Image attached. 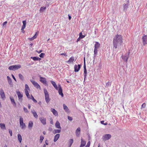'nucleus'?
<instances>
[{"instance_id":"f257e3e1","label":"nucleus","mask_w":147,"mask_h":147,"mask_svg":"<svg viewBox=\"0 0 147 147\" xmlns=\"http://www.w3.org/2000/svg\"><path fill=\"white\" fill-rule=\"evenodd\" d=\"M123 38L121 35L117 34L114 36L113 41V48L116 49L121 45Z\"/></svg>"},{"instance_id":"f03ea898","label":"nucleus","mask_w":147,"mask_h":147,"mask_svg":"<svg viewBox=\"0 0 147 147\" xmlns=\"http://www.w3.org/2000/svg\"><path fill=\"white\" fill-rule=\"evenodd\" d=\"M44 93L45 95V98L46 102L48 103L49 102L50 100L49 98V93L46 89H44Z\"/></svg>"},{"instance_id":"7ed1b4c3","label":"nucleus","mask_w":147,"mask_h":147,"mask_svg":"<svg viewBox=\"0 0 147 147\" xmlns=\"http://www.w3.org/2000/svg\"><path fill=\"white\" fill-rule=\"evenodd\" d=\"M21 67V65H11L9 67V69L10 70L14 71L20 68Z\"/></svg>"},{"instance_id":"20e7f679","label":"nucleus","mask_w":147,"mask_h":147,"mask_svg":"<svg viewBox=\"0 0 147 147\" xmlns=\"http://www.w3.org/2000/svg\"><path fill=\"white\" fill-rule=\"evenodd\" d=\"M95 44L94 45V53L95 55L97 54L98 52V49L99 48L100 46V43L97 42H95Z\"/></svg>"},{"instance_id":"39448f33","label":"nucleus","mask_w":147,"mask_h":147,"mask_svg":"<svg viewBox=\"0 0 147 147\" xmlns=\"http://www.w3.org/2000/svg\"><path fill=\"white\" fill-rule=\"evenodd\" d=\"M20 126L22 129H24L26 127V126L25 123H23V119L22 117L20 118Z\"/></svg>"},{"instance_id":"423d86ee","label":"nucleus","mask_w":147,"mask_h":147,"mask_svg":"<svg viewBox=\"0 0 147 147\" xmlns=\"http://www.w3.org/2000/svg\"><path fill=\"white\" fill-rule=\"evenodd\" d=\"M30 81L32 83L34 86L37 89H41V88L39 85L36 82L32 80H30Z\"/></svg>"},{"instance_id":"0eeeda50","label":"nucleus","mask_w":147,"mask_h":147,"mask_svg":"<svg viewBox=\"0 0 147 147\" xmlns=\"http://www.w3.org/2000/svg\"><path fill=\"white\" fill-rule=\"evenodd\" d=\"M40 81L45 86H48L46 79L45 78L40 77Z\"/></svg>"},{"instance_id":"6e6552de","label":"nucleus","mask_w":147,"mask_h":147,"mask_svg":"<svg viewBox=\"0 0 147 147\" xmlns=\"http://www.w3.org/2000/svg\"><path fill=\"white\" fill-rule=\"evenodd\" d=\"M142 42L144 45L147 44V34L144 35L142 37Z\"/></svg>"},{"instance_id":"1a4fd4ad","label":"nucleus","mask_w":147,"mask_h":147,"mask_svg":"<svg viewBox=\"0 0 147 147\" xmlns=\"http://www.w3.org/2000/svg\"><path fill=\"white\" fill-rule=\"evenodd\" d=\"M16 93L18 96L19 100L22 102V100L23 94H21L19 91H17Z\"/></svg>"},{"instance_id":"9d476101","label":"nucleus","mask_w":147,"mask_h":147,"mask_svg":"<svg viewBox=\"0 0 147 147\" xmlns=\"http://www.w3.org/2000/svg\"><path fill=\"white\" fill-rule=\"evenodd\" d=\"M58 92L59 94L62 97L63 96V93L62 89L61 88V87L60 85L59 84L58 85Z\"/></svg>"},{"instance_id":"9b49d317","label":"nucleus","mask_w":147,"mask_h":147,"mask_svg":"<svg viewBox=\"0 0 147 147\" xmlns=\"http://www.w3.org/2000/svg\"><path fill=\"white\" fill-rule=\"evenodd\" d=\"M111 137V135L110 134L105 135L102 137V139L103 140H106L110 139Z\"/></svg>"},{"instance_id":"f8f14e48","label":"nucleus","mask_w":147,"mask_h":147,"mask_svg":"<svg viewBox=\"0 0 147 147\" xmlns=\"http://www.w3.org/2000/svg\"><path fill=\"white\" fill-rule=\"evenodd\" d=\"M80 67L81 65H76L74 66V71L75 72H78L80 70Z\"/></svg>"},{"instance_id":"ddd939ff","label":"nucleus","mask_w":147,"mask_h":147,"mask_svg":"<svg viewBox=\"0 0 147 147\" xmlns=\"http://www.w3.org/2000/svg\"><path fill=\"white\" fill-rule=\"evenodd\" d=\"M0 95L2 99L4 100L5 98V96L3 90L1 89L0 90Z\"/></svg>"},{"instance_id":"4468645a","label":"nucleus","mask_w":147,"mask_h":147,"mask_svg":"<svg viewBox=\"0 0 147 147\" xmlns=\"http://www.w3.org/2000/svg\"><path fill=\"white\" fill-rule=\"evenodd\" d=\"M127 54H126L125 55L122 56L121 57L122 59L124 60V61L127 62V59L128 58L129 54L126 55Z\"/></svg>"},{"instance_id":"2eb2a0df","label":"nucleus","mask_w":147,"mask_h":147,"mask_svg":"<svg viewBox=\"0 0 147 147\" xmlns=\"http://www.w3.org/2000/svg\"><path fill=\"white\" fill-rule=\"evenodd\" d=\"M40 120L41 123L44 125H45L46 124V119L44 117H41L39 118Z\"/></svg>"},{"instance_id":"dca6fc26","label":"nucleus","mask_w":147,"mask_h":147,"mask_svg":"<svg viewBox=\"0 0 147 147\" xmlns=\"http://www.w3.org/2000/svg\"><path fill=\"white\" fill-rule=\"evenodd\" d=\"M51 111L54 115L57 116L58 115L57 112L55 109L51 108Z\"/></svg>"},{"instance_id":"f3484780","label":"nucleus","mask_w":147,"mask_h":147,"mask_svg":"<svg viewBox=\"0 0 147 147\" xmlns=\"http://www.w3.org/2000/svg\"><path fill=\"white\" fill-rule=\"evenodd\" d=\"M50 82H51V83H52V84L53 86L55 88V89L56 90H58V87H57L55 82H54L53 81H51Z\"/></svg>"},{"instance_id":"a211bd4d","label":"nucleus","mask_w":147,"mask_h":147,"mask_svg":"<svg viewBox=\"0 0 147 147\" xmlns=\"http://www.w3.org/2000/svg\"><path fill=\"white\" fill-rule=\"evenodd\" d=\"M55 126L58 129H61V127L60 126V124L58 121H56L55 124Z\"/></svg>"},{"instance_id":"6ab92c4d","label":"nucleus","mask_w":147,"mask_h":147,"mask_svg":"<svg viewBox=\"0 0 147 147\" xmlns=\"http://www.w3.org/2000/svg\"><path fill=\"white\" fill-rule=\"evenodd\" d=\"M86 144V142L85 141L83 140L82 139H81V143L80 147H83Z\"/></svg>"},{"instance_id":"aec40b11","label":"nucleus","mask_w":147,"mask_h":147,"mask_svg":"<svg viewBox=\"0 0 147 147\" xmlns=\"http://www.w3.org/2000/svg\"><path fill=\"white\" fill-rule=\"evenodd\" d=\"M84 79L85 80V78H86V74H87V70L86 68V65L85 64L84 67Z\"/></svg>"},{"instance_id":"412c9836","label":"nucleus","mask_w":147,"mask_h":147,"mask_svg":"<svg viewBox=\"0 0 147 147\" xmlns=\"http://www.w3.org/2000/svg\"><path fill=\"white\" fill-rule=\"evenodd\" d=\"M80 127H78L77 129L76 133V134L77 136H78L80 134Z\"/></svg>"},{"instance_id":"4be33fe9","label":"nucleus","mask_w":147,"mask_h":147,"mask_svg":"<svg viewBox=\"0 0 147 147\" xmlns=\"http://www.w3.org/2000/svg\"><path fill=\"white\" fill-rule=\"evenodd\" d=\"M10 98L11 100V101L13 104V105L16 106V104L15 101L14 100L12 96H10Z\"/></svg>"},{"instance_id":"5701e85b","label":"nucleus","mask_w":147,"mask_h":147,"mask_svg":"<svg viewBox=\"0 0 147 147\" xmlns=\"http://www.w3.org/2000/svg\"><path fill=\"white\" fill-rule=\"evenodd\" d=\"M74 60V58L73 57H71L66 62L68 63H72Z\"/></svg>"},{"instance_id":"b1692460","label":"nucleus","mask_w":147,"mask_h":147,"mask_svg":"<svg viewBox=\"0 0 147 147\" xmlns=\"http://www.w3.org/2000/svg\"><path fill=\"white\" fill-rule=\"evenodd\" d=\"M25 88L24 90L25 92H28L29 91H30L29 88V86L27 84H26L25 85Z\"/></svg>"},{"instance_id":"393cba45","label":"nucleus","mask_w":147,"mask_h":147,"mask_svg":"<svg viewBox=\"0 0 147 147\" xmlns=\"http://www.w3.org/2000/svg\"><path fill=\"white\" fill-rule=\"evenodd\" d=\"M59 136L60 135L59 134H56L54 137V142H56L58 140V138L59 137Z\"/></svg>"},{"instance_id":"a878e982","label":"nucleus","mask_w":147,"mask_h":147,"mask_svg":"<svg viewBox=\"0 0 147 147\" xmlns=\"http://www.w3.org/2000/svg\"><path fill=\"white\" fill-rule=\"evenodd\" d=\"M37 32H36L34 35L33 37L30 38L29 39L30 41H32L34 40V39L36 38H37Z\"/></svg>"},{"instance_id":"bb28decb","label":"nucleus","mask_w":147,"mask_h":147,"mask_svg":"<svg viewBox=\"0 0 147 147\" xmlns=\"http://www.w3.org/2000/svg\"><path fill=\"white\" fill-rule=\"evenodd\" d=\"M31 58L32 59L34 60H41V59L37 57H31Z\"/></svg>"},{"instance_id":"cd10ccee","label":"nucleus","mask_w":147,"mask_h":147,"mask_svg":"<svg viewBox=\"0 0 147 147\" xmlns=\"http://www.w3.org/2000/svg\"><path fill=\"white\" fill-rule=\"evenodd\" d=\"M32 113L33 114L34 117L35 118H36L38 117V115H37L35 111L34 110L33 111H32Z\"/></svg>"},{"instance_id":"c85d7f7f","label":"nucleus","mask_w":147,"mask_h":147,"mask_svg":"<svg viewBox=\"0 0 147 147\" xmlns=\"http://www.w3.org/2000/svg\"><path fill=\"white\" fill-rule=\"evenodd\" d=\"M63 109L66 112H68L69 109L68 107L65 104L63 105Z\"/></svg>"},{"instance_id":"c756f323","label":"nucleus","mask_w":147,"mask_h":147,"mask_svg":"<svg viewBox=\"0 0 147 147\" xmlns=\"http://www.w3.org/2000/svg\"><path fill=\"white\" fill-rule=\"evenodd\" d=\"M18 139L19 141L21 143L22 140V138L21 135L19 134L18 136Z\"/></svg>"},{"instance_id":"7c9ffc66","label":"nucleus","mask_w":147,"mask_h":147,"mask_svg":"<svg viewBox=\"0 0 147 147\" xmlns=\"http://www.w3.org/2000/svg\"><path fill=\"white\" fill-rule=\"evenodd\" d=\"M0 127L2 129H5V124L4 123H0Z\"/></svg>"},{"instance_id":"2f4dec72","label":"nucleus","mask_w":147,"mask_h":147,"mask_svg":"<svg viewBox=\"0 0 147 147\" xmlns=\"http://www.w3.org/2000/svg\"><path fill=\"white\" fill-rule=\"evenodd\" d=\"M61 129H55L53 131V133L56 134L57 133H59L61 132Z\"/></svg>"},{"instance_id":"473e14b6","label":"nucleus","mask_w":147,"mask_h":147,"mask_svg":"<svg viewBox=\"0 0 147 147\" xmlns=\"http://www.w3.org/2000/svg\"><path fill=\"white\" fill-rule=\"evenodd\" d=\"M46 9V7H41L40 9V12H43Z\"/></svg>"},{"instance_id":"72a5a7b5","label":"nucleus","mask_w":147,"mask_h":147,"mask_svg":"<svg viewBox=\"0 0 147 147\" xmlns=\"http://www.w3.org/2000/svg\"><path fill=\"white\" fill-rule=\"evenodd\" d=\"M33 125V123L32 121H29L28 124V127H32Z\"/></svg>"},{"instance_id":"f704fd0d","label":"nucleus","mask_w":147,"mask_h":147,"mask_svg":"<svg viewBox=\"0 0 147 147\" xmlns=\"http://www.w3.org/2000/svg\"><path fill=\"white\" fill-rule=\"evenodd\" d=\"M80 38L82 39L84 38L85 36L83 35L82 32H80L79 34Z\"/></svg>"},{"instance_id":"c9c22d12","label":"nucleus","mask_w":147,"mask_h":147,"mask_svg":"<svg viewBox=\"0 0 147 147\" xmlns=\"http://www.w3.org/2000/svg\"><path fill=\"white\" fill-rule=\"evenodd\" d=\"M25 94L26 96L27 97L30 99V98H31V96H30V95L29 93L28 92H25Z\"/></svg>"},{"instance_id":"e433bc0d","label":"nucleus","mask_w":147,"mask_h":147,"mask_svg":"<svg viewBox=\"0 0 147 147\" xmlns=\"http://www.w3.org/2000/svg\"><path fill=\"white\" fill-rule=\"evenodd\" d=\"M73 142V140L72 139H70L69 140V143L70 144L69 147H70Z\"/></svg>"},{"instance_id":"4c0bfd02","label":"nucleus","mask_w":147,"mask_h":147,"mask_svg":"<svg viewBox=\"0 0 147 147\" xmlns=\"http://www.w3.org/2000/svg\"><path fill=\"white\" fill-rule=\"evenodd\" d=\"M30 99H32L35 103H36L37 102V100L34 98L33 96L32 95H31V98H30Z\"/></svg>"},{"instance_id":"58836bf2","label":"nucleus","mask_w":147,"mask_h":147,"mask_svg":"<svg viewBox=\"0 0 147 147\" xmlns=\"http://www.w3.org/2000/svg\"><path fill=\"white\" fill-rule=\"evenodd\" d=\"M19 77L20 79L22 80H23L24 78L23 76L21 74H19Z\"/></svg>"},{"instance_id":"ea45409f","label":"nucleus","mask_w":147,"mask_h":147,"mask_svg":"<svg viewBox=\"0 0 147 147\" xmlns=\"http://www.w3.org/2000/svg\"><path fill=\"white\" fill-rule=\"evenodd\" d=\"M128 8V5L126 4H125L124 6V10L125 11H126Z\"/></svg>"},{"instance_id":"a19ab883","label":"nucleus","mask_w":147,"mask_h":147,"mask_svg":"<svg viewBox=\"0 0 147 147\" xmlns=\"http://www.w3.org/2000/svg\"><path fill=\"white\" fill-rule=\"evenodd\" d=\"M45 55V54L43 53H41L39 55V56L40 57L43 58Z\"/></svg>"},{"instance_id":"79ce46f5","label":"nucleus","mask_w":147,"mask_h":147,"mask_svg":"<svg viewBox=\"0 0 147 147\" xmlns=\"http://www.w3.org/2000/svg\"><path fill=\"white\" fill-rule=\"evenodd\" d=\"M44 138L42 136H40V141L41 143L42 142V140H43Z\"/></svg>"},{"instance_id":"37998d69","label":"nucleus","mask_w":147,"mask_h":147,"mask_svg":"<svg viewBox=\"0 0 147 147\" xmlns=\"http://www.w3.org/2000/svg\"><path fill=\"white\" fill-rule=\"evenodd\" d=\"M9 131L10 136H12V130L10 129H9Z\"/></svg>"},{"instance_id":"c03bdc74","label":"nucleus","mask_w":147,"mask_h":147,"mask_svg":"<svg viewBox=\"0 0 147 147\" xmlns=\"http://www.w3.org/2000/svg\"><path fill=\"white\" fill-rule=\"evenodd\" d=\"M90 141H88L86 146V147H89L90 145Z\"/></svg>"},{"instance_id":"a18cd8bd","label":"nucleus","mask_w":147,"mask_h":147,"mask_svg":"<svg viewBox=\"0 0 147 147\" xmlns=\"http://www.w3.org/2000/svg\"><path fill=\"white\" fill-rule=\"evenodd\" d=\"M111 85V83L109 82H107L106 84V86L107 87L110 86Z\"/></svg>"},{"instance_id":"49530a36","label":"nucleus","mask_w":147,"mask_h":147,"mask_svg":"<svg viewBox=\"0 0 147 147\" xmlns=\"http://www.w3.org/2000/svg\"><path fill=\"white\" fill-rule=\"evenodd\" d=\"M146 104L145 103H143L142 105V107H141L142 108H144L145 107H146Z\"/></svg>"},{"instance_id":"de8ad7c7","label":"nucleus","mask_w":147,"mask_h":147,"mask_svg":"<svg viewBox=\"0 0 147 147\" xmlns=\"http://www.w3.org/2000/svg\"><path fill=\"white\" fill-rule=\"evenodd\" d=\"M24 111L25 113H28V111L27 108L25 107L24 108Z\"/></svg>"},{"instance_id":"09e8293b","label":"nucleus","mask_w":147,"mask_h":147,"mask_svg":"<svg viewBox=\"0 0 147 147\" xmlns=\"http://www.w3.org/2000/svg\"><path fill=\"white\" fill-rule=\"evenodd\" d=\"M7 21H5V22H4L2 24L3 26H5V27L6 26V24H7Z\"/></svg>"},{"instance_id":"8fccbe9b","label":"nucleus","mask_w":147,"mask_h":147,"mask_svg":"<svg viewBox=\"0 0 147 147\" xmlns=\"http://www.w3.org/2000/svg\"><path fill=\"white\" fill-rule=\"evenodd\" d=\"M68 119L70 121H72V119H73L72 117H70L69 116H68Z\"/></svg>"},{"instance_id":"3c124183","label":"nucleus","mask_w":147,"mask_h":147,"mask_svg":"<svg viewBox=\"0 0 147 147\" xmlns=\"http://www.w3.org/2000/svg\"><path fill=\"white\" fill-rule=\"evenodd\" d=\"M104 121H101L100 122L101 124H104V125H107V123H104Z\"/></svg>"},{"instance_id":"603ef678","label":"nucleus","mask_w":147,"mask_h":147,"mask_svg":"<svg viewBox=\"0 0 147 147\" xmlns=\"http://www.w3.org/2000/svg\"><path fill=\"white\" fill-rule=\"evenodd\" d=\"M60 55H63L66 57H67V55L66 53H61V54H60Z\"/></svg>"},{"instance_id":"864d4df0","label":"nucleus","mask_w":147,"mask_h":147,"mask_svg":"<svg viewBox=\"0 0 147 147\" xmlns=\"http://www.w3.org/2000/svg\"><path fill=\"white\" fill-rule=\"evenodd\" d=\"M22 22L23 23V25L26 26V21H25V20L23 21Z\"/></svg>"},{"instance_id":"5fc2aeb1","label":"nucleus","mask_w":147,"mask_h":147,"mask_svg":"<svg viewBox=\"0 0 147 147\" xmlns=\"http://www.w3.org/2000/svg\"><path fill=\"white\" fill-rule=\"evenodd\" d=\"M26 27V26L23 25L22 27L21 30H24Z\"/></svg>"},{"instance_id":"6e6d98bb","label":"nucleus","mask_w":147,"mask_h":147,"mask_svg":"<svg viewBox=\"0 0 147 147\" xmlns=\"http://www.w3.org/2000/svg\"><path fill=\"white\" fill-rule=\"evenodd\" d=\"M7 79L8 80V82H9V81H11V79L10 78L9 76H7Z\"/></svg>"},{"instance_id":"4d7b16f0","label":"nucleus","mask_w":147,"mask_h":147,"mask_svg":"<svg viewBox=\"0 0 147 147\" xmlns=\"http://www.w3.org/2000/svg\"><path fill=\"white\" fill-rule=\"evenodd\" d=\"M12 78H13V79L16 81V78H15V77L13 75V74H12Z\"/></svg>"},{"instance_id":"13d9d810","label":"nucleus","mask_w":147,"mask_h":147,"mask_svg":"<svg viewBox=\"0 0 147 147\" xmlns=\"http://www.w3.org/2000/svg\"><path fill=\"white\" fill-rule=\"evenodd\" d=\"M36 51L37 53H40L41 52H42V50H40L39 51Z\"/></svg>"},{"instance_id":"bf43d9fd","label":"nucleus","mask_w":147,"mask_h":147,"mask_svg":"<svg viewBox=\"0 0 147 147\" xmlns=\"http://www.w3.org/2000/svg\"><path fill=\"white\" fill-rule=\"evenodd\" d=\"M81 39V38H80V37H79L77 40V42H78V41H79Z\"/></svg>"},{"instance_id":"052dcab7","label":"nucleus","mask_w":147,"mask_h":147,"mask_svg":"<svg viewBox=\"0 0 147 147\" xmlns=\"http://www.w3.org/2000/svg\"><path fill=\"white\" fill-rule=\"evenodd\" d=\"M28 109H30V108L31 106H30V104H28Z\"/></svg>"},{"instance_id":"680f3d73","label":"nucleus","mask_w":147,"mask_h":147,"mask_svg":"<svg viewBox=\"0 0 147 147\" xmlns=\"http://www.w3.org/2000/svg\"><path fill=\"white\" fill-rule=\"evenodd\" d=\"M68 15L69 16V20H70L71 18V17L70 16H69V15Z\"/></svg>"},{"instance_id":"e2e57ef3","label":"nucleus","mask_w":147,"mask_h":147,"mask_svg":"<svg viewBox=\"0 0 147 147\" xmlns=\"http://www.w3.org/2000/svg\"><path fill=\"white\" fill-rule=\"evenodd\" d=\"M53 120H52L51 121H50V123H51V124H53Z\"/></svg>"},{"instance_id":"0e129e2a","label":"nucleus","mask_w":147,"mask_h":147,"mask_svg":"<svg viewBox=\"0 0 147 147\" xmlns=\"http://www.w3.org/2000/svg\"><path fill=\"white\" fill-rule=\"evenodd\" d=\"M43 133L45 135L46 134V132L45 131H44Z\"/></svg>"},{"instance_id":"69168bd1","label":"nucleus","mask_w":147,"mask_h":147,"mask_svg":"<svg viewBox=\"0 0 147 147\" xmlns=\"http://www.w3.org/2000/svg\"><path fill=\"white\" fill-rule=\"evenodd\" d=\"M22 32L23 33H24V31L23 30H22Z\"/></svg>"},{"instance_id":"338daca9","label":"nucleus","mask_w":147,"mask_h":147,"mask_svg":"<svg viewBox=\"0 0 147 147\" xmlns=\"http://www.w3.org/2000/svg\"><path fill=\"white\" fill-rule=\"evenodd\" d=\"M43 147H46V145L45 144H44L43 146Z\"/></svg>"},{"instance_id":"774afa93","label":"nucleus","mask_w":147,"mask_h":147,"mask_svg":"<svg viewBox=\"0 0 147 147\" xmlns=\"http://www.w3.org/2000/svg\"><path fill=\"white\" fill-rule=\"evenodd\" d=\"M67 82L68 83H69V81H67Z\"/></svg>"}]
</instances>
